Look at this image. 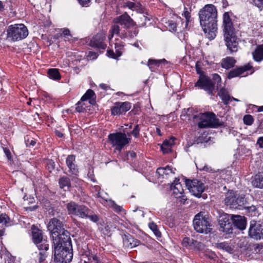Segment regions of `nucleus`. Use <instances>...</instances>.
Masks as SVG:
<instances>
[{"instance_id":"13","label":"nucleus","mask_w":263,"mask_h":263,"mask_svg":"<svg viewBox=\"0 0 263 263\" xmlns=\"http://www.w3.org/2000/svg\"><path fill=\"white\" fill-rule=\"evenodd\" d=\"M185 184L190 192L198 198L201 197L205 190L204 184L198 180H186Z\"/></svg>"},{"instance_id":"10","label":"nucleus","mask_w":263,"mask_h":263,"mask_svg":"<svg viewBox=\"0 0 263 263\" xmlns=\"http://www.w3.org/2000/svg\"><path fill=\"white\" fill-rule=\"evenodd\" d=\"M95 93L91 89H88L86 92L82 97L81 100L77 104L76 110L81 112L87 110H90L89 107L96 103L93 98Z\"/></svg>"},{"instance_id":"11","label":"nucleus","mask_w":263,"mask_h":263,"mask_svg":"<svg viewBox=\"0 0 263 263\" xmlns=\"http://www.w3.org/2000/svg\"><path fill=\"white\" fill-rule=\"evenodd\" d=\"M66 209L69 215L76 216L82 218L87 216L89 209L83 204H78L74 201H70L66 204Z\"/></svg>"},{"instance_id":"49","label":"nucleus","mask_w":263,"mask_h":263,"mask_svg":"<svg viewBox=\"0 0 263 263\" xmlns=\"http://www.w3.org/2000/svg\"><path fill=\"white\" fill-rule=\"evenodd\" d=\"M243 122L246 125H250L253 123V119L252 116L248 115L243 117Z\"/></svg>"},{"instance_id":"42","label":"nucleus","mask_w":263,"mask_h":263,"mask_svg":"<svg viewBox=\"0 0 263 263\" xmlns=\"http://www.w3.org/2000/svg\"><path fill=\"white\" fill-rule=\"evenodd\" d=\"M84 218H88L91 221L94 222H96L99 220L98 216L96 214H92L91 211L90 209H89V212L87 215V216L85 217Z\"/></svg>"},{"instance_id":"39","label":"nucleus","mask_w":263,"mask_h":263,"mask_svg":"<svg viewBox=\"0 0 263 263\" xmlns=\"http://www.w3.org/2000/svg\"><path fill=\"white\" fill-rule=\"evenodd\" d=\"M48 74L49 78L53 80H59L61 78L60 74L57 69H49Z\"/></svg>"},{"instance_id":"36","label":"nucleus","mask_w":263,"mask_h":263,"mask_svg":"<svg viewBox=\"0 0 263 263\" xmlns=\"http://www.w3.org/2000/svg\"><path fill=\"white\" fill-rule=\"evenodd\" d=\"M0 223L3 224L6 227L12 224L10 218L6 214H2L0 215Z\"/></svg>"},{"instance_id":"32","label":"nucleus","mask_w":263,"mask_h":263,"mask_svg":"<svg viewBox=\"0 0 263 263\" xmlns=\"http://www.w3.org/2000/svg\"><path fill=\"white\" fill-rule=\"evenodd\" d=\"M253 58L256 62H259L263 60V44L257 46L252 52Z\"/></svg>"},{"instance_id":"9","label":"nucleus","mask_w":263,"mask_h":263,"mask_svg":"<svg viewBox=\"0 0 263 263\" xmlns=\"http://www.w3.org/2000/svg\"><path fill=\"white\" fill-rule=\"evenodd\" d=\"M224 201L226 205L232 209H241L246 204L245 197L238 195L236 192L233 191L227 194Z\"/></svg>"},{"instance_id":"8","label":"nucleus","mask_w":263,"mask_h":263,"mask_svg":"<svg viewBox=\"0 0 263 263\" xmlns=\"http://www.w3.org/2000/svg\"><path fill=\"white\" fill-rule=\"evenodd\" d=\"M195 230L200 233L208 234L212 231L211 224L208 217L203 213L197 214L193 220Z\"/></svg>"},{"instance_id":"58","label":"nucleus","mask_w":263,"mask_h":263,"mask_svg":"<svg viewBox=\"0 0 263 263\" xmlns=\"http://www.w3.org/2000/svg\"><path fill=\"white\" fill-rule=\"evenodd\" d=\"M142 21H144V23H142L140 24L141 26H144L145 24V22L147 21H149V20L147 18L146 16H145L144 15H141V16L140 17Z\"/></svg>"},{"instance_id":"47","label":"nucleus","mask_w":263,"mask_h":263,"mask_svg":"<svg viewBox=\"0 0 263 263\" xmlns=\"http://www.w3.org/2000/svg\"><path fill=\"white\" fill-rule=\"evenodd\" d=\"M69 168V171L70 173L74 175H78L79 173L78 168L77 166L74 164H71V166L68 167Z\"/></svg>"},{"instance_id":"48","label":"nucleus","mask_w":263,"mask_h":263,"mask_svg":"<svg viewBox=\"0 0 263 263\" xmlns=\"http://www.w3.org/2000/svg\"><path fill=\"white\" fill-rule=\"evenodd\" d=\"M182 15L185 18V27H186L188 25V23L190 22L191 16L190 12L187 10V9L186 8H184V10Z\"/></svg>"},{"instance_id":"16","label":"nucleus","mask_w":263,"mask_h":263,"mask_svg":"<svg viewBox=\"0 0 263 263\" xmlns=\"http://www.w3.org/2000/svg\"><path fill=\"white\" fill-rule=\"evenodd\" d=\"M249 234L251 237L256 239L263 238V226L258 222H251Z\"/></svg>"},{"instance_id":"44","label":"nucleus","mask_w":263,"mask_h":263,"mask_svg":"<svg viewBox=\"0 0 263 263\" xmlns=\"http://www.w3.org/2000/svg\"><path fill=\"white\" fill-rule=\"evenodd\" d=\"M76 162V157L74 155H69L66 160L67 167L71 166V164H74Z\"/></svg>"},{"instance_id":"15","label":"nucleus","mask_w":263,"mask_h":263,"mask_svg":"<svg viewBox=\"0 0 263 263\" xmlns=\"http://www.w3.org/2000/svg\"><path fill=\"white\" fill-rule=\"evenodd\" d=\"M195 86L204 89L210 94L212 93L214 89V85L211 79L205 76L199 77L198 80L195 84Z\"/></svg>"},{"instance_id":"25","label":"nucleus","mask_w":263,"mask_h":263,"mask_svg":"<svg viewBox=\"0 0 263 263\" xmlns=\"http://www.w3.org/2000/svg\"><path fill=\"white\" fill-rule=\"evenodd\" d=\"M231 220L235 227L240 230H245L246 228L247 222L244 216L232 215Z\"/></svg>"},{"instance_id":"2","label":"nucleus","mask_w":263,"mask_h":263,"mask_svg":"<svg viewBox=\"0 0 263 263\" xmlns=\"http://www.w3.org/2000/svg\"><path fill=\"white\" fill-rule=\"evenodd\" d=\"M66 237L62 240L54 239L53 242L54 260L57 263L69 262L73 256L71 241L69 233L66 232Z\"/></svg>"},{"instance_id":"57","label":"nucleus","mask_w":263,"mask_h":263,"mask_svg":"<svg viewBox=\"0 0 263 263\" xmlns=\"http://www.w3.org/2000/svg\"><path fill=\"white\" fill-rule=\"evenodd\" d=\"M39 261L40 262H42L45 260L46 256L44 252L41 251L39 253Z\"/></svg>"},{"instance_id":"3","label":"nucleus","mask_w":263,"mask_h":263,"mask_svg":"<svg viewBox=\"0 0 263 263\" xmlns=\"http://www.w3.org/2000/svg\"><path fill=\"white\" fill-rule=\"evenodd\" d=\"M114 25H112L108 34V39L110 41L115 34L118 35L120 32H124L122 29H127L134 25V22L126 13L117 17L114 20Z\"/></svg>"},{"instance_id":"37","label":"nucleus","mask_w":263,"mask_h":263,"mask_svg":"<svg viewBox=\"0 0 263 263\" xmlns=\"http://www.w3.org/2000/svg\"><path fill=\"white\" fill-rule=\"evenodd\" d=\"M59 185L61 188L66 190L68 189L70 186L69 179L67 177H62L59 180Z\"/></svg>"},{"instance_id":"46","label":"nucleus","mask_w":263,"mask_h":263,"mask_svg":"<svg viewBox=\"0 0 263 263\" xmlns=\"http://www.w3.org/2000/svg\"><path fill=\"white\" fill-rule=\"evenodd\" d=\"M128 241L129 242V246L130 248H134L139 245L140 241L137 239H135L132 237L128 238Z\"/></svg>"},{"instance_id":"56","label":"nucleus","mask_w":263,"mask_h":263,"mask_svg":"<svg viewBox=\"0 0 263 263\" xmlns=\"http://www.w3.org/2000/svg\"><path fill=\"white\" fill-rule=\"evenodd\" d=\"M4 152L5 154V155L6 156V157H7L8 159L10 160H11V153L9 151V149H8V148H4Z\"/></svg>"},{"instance_id":"21","label":"nucleus","mask_w":263,"mask_h":263,"mask_svg":"<svg viewBox=\"0 0 263 263\" xmlns=\"http://www.w3.org/2000/svg\"><path fill=\"white\" fill-rule=\"evenodd\" d=\"M123 48V43L119 40H116V42L115 43V52L113 50H108L107 51V55L110 58L117 59L122 54Z\"/></svg>"},{"instance_id":"33","label":"nucleus","mask_w":263,"mask_h":263,"mask_svg":"<svg viewBox=\"0 0 263 263\" xmlns=\"http://www.w3.org/2000/svg\"><path fill=\"white\" fill-rule=\"evenodd\" d=\"M133 2H126L124 3V7H127L133 11L141 12L142 10L141 5L137 2V0H133Z\"/></svg>"},{"instance_id":"61","label":"nucleus","mask_w":263,"mask_h":263,"mask_svg":"<svg viewBox=\"0 0 263 263\" xmlns=\"http://www.w3.org/2000/svg\"><path fill=\"white\" fill-rule=\"evenodd\" d=\"M35 143H36L35 141L33 140H31L30 141L28 140L27 142H26V145L34 146L35 145Z\"/></svg>"},{"instance_id":"51","label":"nucleus","mask_w":263,"mask_h":263,"mask_svg":"<svg viewBox=\"0 0 263 263\" xmlns=\"http://www.w3.org/2000/svg\"><path fill=\"white\" fill-rule=\"evenodd\" d=\"M98 54L93 51H89L88 54V58H89L90 60H95L97 58Z\"/></svg>"},{"instance_id":"30","label":"nucleus","mask_w":263,"mask_h":263,"mask_svg":"<svg viewBox=\"0 0 263 263\" xmlns=\"http://www.w3.org/2000/svg\"><path fill=\"white\" fill-rule=\"evenodd\" d=\"M175 138L172 137L165 140L161 145V148L164 154H167L171 152L172 146L174 145Z\"/></svg>"},{"instance_id":"14","label":"nucleus","mask_w":263,"mask_h":263,"mask_svg":"<svg viewBox=\"0 0 263 263\" xmlns=\"http://www.w3.org/2000/svg\"><path fill=\"white\" fill-rule=\"evenodd\" d=\"M224 39L226 45L230 52H232L237 51L238 43L234 31H231V32L224 33Z\"/></svg>"},{"instance_id":"28","label":"nucleus","mask_w":263,"mask_h":263,"mask_svg":"<svg viewBox=\"0 0 263 263\" xmlns=\"http://www.w3.org/2000/svg\"><path fill=\"white\" fill-rule=\"evenodd\" d=\"M157 173L163 178L168 179L170 177H172L175 172L170 166H167L158 168L157 170Z\"/></svg>"},{"instance_id":"50","label":"nucleus","mask_w":263,"mask_h":263,"mask_svg":"<svg viewBox=\"0 0 263 263\" xmlns=\"http://www.w3.org/2000/svg\"><path fill=\"white\" fill-rule=\"evenodd\" d=\"M252 3L260 10L263 9V0H252Z\"/></svg>"},{"instance_id":"35","label":"nucleus","mask_w":263,"mask_h":263,"mask_svg":"<svg viewBox=\"0 0 263 263\" xmlns=\"http://www.w3.org/2000/svg\"><path fill=\"white\" fill-rule=\"evenodd\" d=\"M235 63V59L232 57H227L223 59L221 63L222 67L226 69L233 67Z\"/></svg>"},{"instance_id":"31","label":"nucleus","mask_w":263,"mask_h":263,"mask_svg":"<svg viewBox=\"0 0 263 263\" xmlns=\"http://www.w3.org/2000/svg\"><path fill=\"white\" fill-rule=\"evenodd\" d=\"M252 184L255 187L263 188V172H259L255 175L252 180Z\"/></svg>"},{"instance_id":"52","label":"nucleus","mask_w":263,"mask_h":263,"mask_svg":"<svg viewBox=\"0 0 263 263\" xmlns=\"http://www.w3.org/2000/svg\"><path fill=\"white\" fill-rule=\"evenodd\" d=\"M212 76L213 80L217 84V85H219V84L221 83L220 77L216 73L213 74Z\"/></svg>"},{"instance_id":"7","label":"nucleus","mask_w":263,"mask_h":263,"mask_svg":"<svg viewBox=\"0 0 263 263\" xmlns=\"http://www.w3.org/2000/svg\"><path fill=\"white\" fill-rule=\"evenodd\" d=\"M62 223L57 218H53L51 219L47 226L48 230L50 232L53 242L54 239L62 240L66 237V232L69 233L63 228Z\"/></svg>"},{"instance_id":"63","label":"nucleus","mask_w":263,"mask_h":263,"mask_svg":"<svg viewBox=\"0 0 263 263\" xmlns=\"http://www.w3.org/2000/svg\"><path fill=\"white\" fill-rule=\"evenodd\" d=\"M55 134L59 137H62L63 136V134L62 133H61L60 132H59V131H56L55 132Z\"/></svg>"},{"instance_id":"62","label":"nucleus","mask_w":263,"mask_h":263,"mask_svg":"<svg viewBox=\"0 0 263 263\" xmlns=\"http://www.w3.org/2000/svg\"><path fill=\"white\" fill-rule=\"evenodd\" d=\"M127 157H130L132 158H135L136 157V153L134 152H129L127 154Z\"/></svg>"},{"instance_id":"12","label":"nucleus","mask_w":263,"mask_h":263,"mask_svg":"<svg viewBox=\"0 0 263 263\" xmlns=\"http://www.w3.org/2000/svg\"><path fill=\"white\" fill-rule=\"evenodd\" d=\"M32 240L39 250L46 251L49 248V245L46 239H43L42 231L34 225L31 227Z\"/></svg>"},{"instance_id":"5","label":"nucleus","mask_w":263,"mask_h":263,"mask_svg":"<svg viewBox=\"0 0 263 263\" xmlns=\"http://www.w3.org/2000/svg\"><path fill=\"white\" fill-rule=\"evenodd\" d=\"M194 119L200 128H215L222 125L215 115L212 112L199 114L194 116Z\"/></svg>"},{"instance_id":"17","label":"nucleus","mask_w":263,"mask_h":263,"mask_svg":"<svg viewBox=\"0 0 263 263\" xmlns=\"http://www.w3.org/2000/svg\"><path fill=\"white\" fill-rule=\"evenodd\" d=\"M96 196L97 197L100 198L99 200L100 202L112 208L116 212H120L122 211V206L117 205L115 201L111 199H108L106 197V196H107V194L106 193H103L99 191L97 193Z\"/></svg>"},{"instance_id":"6","label":"nucleus","mask_w":263,"mask_h":263,"mask_svg":"<svg viewBox=\"0 0 263 263\" xmlns=\"http://www.w3.org/2000/svg\"><path fill=\"white\" fill-rule=\"evenodd\" d=\"M28 34V29L23 24L10 25L7 29V39L13 42L22 40Z\"/></svg>"},{"instance_id":"34","label":"nucleus","mask_w":263,"mask_h":263,"mask_svg":"<svg viewBox=\"0 0 263 263\" xmlns=\"http://www.w3.org/2000/svg\"><path fill=\"white\" fill-rule=\"evenodd\" d=\"M218 95L224 104H228L230 103L231 97L226 89H220L219 90Z\"/></svg>"},{"instance_id":"24","label":"nucleus","mask_w":263,"mask_h":263,"mask_svg":"<svg viewBox=\"0 0 263 263\" xmlns=\"http://www.w3.org/2000/svg\"><path fill=\"white\" fill-rule=\"evenodd\" d=\"M171 189L173 191V195L176 198L184 197L183 189L182 185L179 182V179L175 178L174 182L171 184Z\"/></svg>"},{"instance_id":"43","label":"nucleus","mask_w":263,"mask_h":263,"mask_svg":"<svg viewBox=\"0 0 263 263\" xmlns=\"http://www.w3.org/2000/svg\"><path fill=\"white\" fill-rule=\"evenodd\" d=\"M168 27L170 31L177 32L179 30L177 26V24L175 22L173 21H169L167 22Z\"/></svg>"},{"instance_id":"29","label":"nucleus","mask_w":263,"mask_h":263,"mask_svg":"<svg viewBox=\"0 0 263 263\" xmlns=\"http://www.w3.org/2000/svg\"><path fill=\"white\" fill-rule=\"evenodd\" d=\"M167 63V61L164 59L160 60H149L147 63V66L152 71H154L160 66L165 65Z\"/></svg>"},{"instance_id":"22","label":"nucleus","mask_w":263,"mask_h":263,"mask_svg":"<svg viewBox=\"0 0 263 263\" xmlns=\"http://www.w3.org/2000/svg\"><path fill=\"white\" fill-rule=\"evenodd\" d=\"M181 244L183 247L186 249H194L199 250L203 247V245L202 243L187 237L183 239Z\"/></svg>"},{"instance_id":"26","label":"nucleus","mask_w":263,"mask_h":263,"mask_svg":"<svg viewBox=\"0 0 263 263\" xmlns=\"http://www.w3.org/2000/svg\"><path fill=\"white\" fill-rule=\"evenodd\" d=\"M252 67V66L250 64H248L243 67L234 69L230 71L228 77L229 79H232L236 77L240 76L244 74L245 72L250 70Z\"/></svg>"},{"instance_id":"45","label":"nucleus","mask_w":263,"mask_h":263,"mask_svg":"<svg viewBox=\"0 0 263 263\" xmlns=\"http://www.w3.org/2000/svg\"><path fill=\"white\" fill-rule=\"evenodd\" d=\"M243 208L245 209L248 212L251 213V215L255 216L257 214L256 208L254 205H251L250 206H243Z\"/></svg>"},{"instance_id":"27","label":"nucleus","mask_w":263,"mask_h":263,"mask_svg":"<svg viewBox=\"0 0 263 263\" xmlns=\"http://www.w3.org/2000/svg\"><path fill=\"white\" fill-rule=\"evenodd\" d=\"M223 26L224 33L231 32V31H234L233 24L228 12H225L223 15Z\"/></svg>"},{"instance_id":"40","label":"nucleus","mask_w":263,"mask_h":263,"mask_svg":"<svg viewBox=\"0 0 263 263\" xmlns=\"http://www.w3.org/2000/svg\"><path fill=\"white\" fill-rule=\"evenodd\" d=\"M116 228L115 224H112L110 222H107L103 230L104 234L108 235L110 232L114 231Z\"/></svg>"},{"instance_id":"1","label":"nucleus","mask_w":263,"mask_h":263,"mask_svg":"<svg viewBox=\"0 0 263 263\" xmlns=\"http://www.w3.org/2000/svg\"><path fill=\"white\" fill-rule=\"evenodd\" d=\"M200 23L206 37L210 40L214 39L217 33V11L216 7L212 4L205 5L199 12Z\"/></svg>"},{"instance_id":"18","label":"nucleus","mask_w":263,"mask_h":263,"mask_svg":"<svg viewBox=\"0 0 263 263\" xmlns=\"http://www.w3.org/2000/svg\"><path fill=\"white\" fill-rule=\"evenodd\" d=\"M232 215L226 213L221 214L218 219V222L222 231L230 233L232 231V224L231 223Z\"/></svg>"},{"instance_id":"4","label":"nucleus","mask_w":263,"mask_h":263,"mask_svg":"<svg viewBox=\"0 0 263 263\" xmlns=\"http://www.w3.org/2000/svg\"><path fill=\"white\" fill-rule=\"evenodd\" d=\"M125 126L127 127L128 125L125 124ZM121 128H123V130L125 132V130L127 128H124V126H122ZM108 139L112 146L115 147L116 150L120 152L125 145L129 142L130 134L122 132L110 134L108 136Z\"/></svg>"},{"instance_id":"23","label":"nucleus","mask_w":263,"mask_h":263,"mask_svg":"<svg viewBox=\"0 0 263 263\" xmlns=\"http://www.w3.org/2000/svg\"><path fill=\"white\" fill-rule=\"evenodd\" d=\"M81 261V263H102L96 255L89 250L85 251L82 254Z\"/></svg>"},{"instance_id":"41","label":"nucleus","mask_w":263,"mask_h":263,"mask_svg":"<svg viewBox=\"0 0 263 263\" xmlns=\"http://www.w3.org/2000/svg\"><path fill=\"white\" fill-rule=\"evenodd\" d=\"M149 228L152 230L156 236H160L161 233L157 229V225L154 222H151L148 224Z\"/></svg>"},{"instance_id":"54","label":"nucleus","mask_w":263,"mask_h":263,"mask_svg":"<svg viewBox=\"0 0 263 263\" xmlns=\"http://www.w3.org/2000/svg\"><path fill=\"white\" fill-rule=\"evenodd\" d=\"M79 4L83 6L87 7L90 0H77Z\"/></svg>"},{"instance_id":"19","label":"nucleus","mask_w":263,"mask_h":263,"mask_svg":"<svg viewBox=\"0 0 263 263\" xmlns=\"http://www.w3.org/2000/svg\"><path fill=\"white\" fill-rule=\"evenodd\" d=\"M106 39L105 33L102 31L92 37L90 42V46L93 47L105 49L106 45L104 43Z\"/></svg>"},{"instance_id":"53","label":"nucleus","mask_w":263,"mask_h":263,"mask_svg":"<svg viewBox=\"0 0 263 263\" xmlns=\"http://www.w3.org/2000/svg\"><path fill=\"white\" fill-rule=\"evenodd\" d=\"M139 125H137L134 128L132 131V134L135 137H137L139 136Z\"/></svg>"},{"instance_id":"20","label":"nucleus","mask_w":263,"mask_h":263,"mask_svg":"<svg viewBox=\"0 0 263 263\" xmlns=\"http://www.w3.org/2000/svg\"><path fill=\"white\" fill-rule=\"evenodd\" d=\"M131 108V104L127 102H118L111 109V114L119 115L123 113L126 112Z\"/></svg>"},{"instance_id":"60","label":"nucleus","mask_w":263,"mask_h":263,"mask_svg":"<svg viewBox=\"0 0 263 263\" xmlns=\"http://www.w3.org/2000/svg\"><path fill=\"white\" fill-rule=\"evenodd\" d=\"M179 31H180L179 34V38L180 40H185L186 39H185V35L183 33H182L181 32V29L179 30Z\"/></svg>"},{"instance_id":"38","label":"nucleus","mask_w":263,"mask_h":263,"mask_svg":"<svg viewBox=\"0 0 263 263\" xmlns=\"http://www.w3.org/2000/svg\"><path fill=\"white\" fill-rule=\"evenodd\" d=\"M216 247L218 249L223 250L230 253H231L233 251L232 247L225 242L217 243Z\"/></svg>"},{"instance_id":"59","label":"nucleus","mask_w":263,"mask_h":263,"mask_svg":"<svg viewBox=\"0 0 263 263\" xmlns=\"http://www.w3.org/2000/svg\"><path fill=\"white\" fill-rule=\"evenodd\" d=\"M62 33L65 36H70V31L68 29H64L62 32Z\"/></svg>"},{"instance_id":"55","label":"nucleus","mask_w":263,"mask_h":263,"mask_svg":"<svg viewBox=\"0 0 263 263\" xmlns=\"http://www.w3.org/2000/svg\"><path fill=\"white\" fill-rule=\"evenodd\" d=\"M256 144L258 145L260 148H263V136L260 137L258 138Z\"/></svg>"},{"instance_id":"64","label":"nucleus","mask_w":263,"mask_h":263,"mask_svg":"<svg viewBox=\"0 0 263 263\" xmlns=\"http://www.w3.org/2000/svg\"><path fill=\"white\" fill-rule=\"evenodd\" d=\"M100 87L103 89H106L107 86L105 84H100Z\"/></svg>"}]
</instances>
